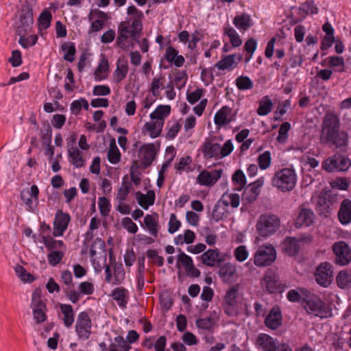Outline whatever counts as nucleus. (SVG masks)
<instances>
[{
    "mask_svg": "<svg viewBox=\"0 0 351 351\" xmlns=\"http://www.w3.org/2000/svg\"><path fill=\"white\" fill-rule=\"evenodd\" d=\"M319 139L321 143L331 144L337 148L348 146V134L339 130V120L337 115L331 113L325 115Z\"/></svg>",
    "mask_w": 351,
    "mask_h": 351,
    "instance_id": "obj_1",
    "label": "nucleus"
},
{
    "mask_svg": "<svg viewBox=\"0 0 351 351\" xmlns=\"http://www.w3.org/2000/svg\"><path fill=\"white\" fill-rule=\"evenodd\" d=\"M297 182V175L293 168L286 167L277 171L271 180V184L281 192L292 191Z\"/></svg>",
    "mask_w": 351,
    "mask_h": 351,
    "instance_id": "obj_2",
    "label": "nucleus"
},
{
    "mask_svg": "<svg viewBox=\"0 0 351 351\" xmlns=\"http://www.w3.org/2000/svg\"><path fill=\"white\" fill-rule=\"evenodd\" d=\"M233 149L231 140L226 141L221 147L219 143H213L207 139L203 144L202 152L206 158H223L230 154Z\"/></svg>",
    "mask_w": 351,
    "mask_h": 351,
    "instance_id": "obj_3",
    "label": "nucleus"
},
{
    "mask_svg": "<svg viewBox=\"0 0 351 351\" xmlns=\"http://www.w3.org/2000/svg\"><path fill=\"white\" fill-rule=\"evenodd\" d=\"M276 258V250L271 244H264L258 247L254 256V263L258 267L272 264Z\"/></svg>",
    "mask_w": 351,
    "mask_h": 351,
    "instance_id": "obj_4",
    "label": "nucleus"
},
{
    "mask_svg": "<svg viewBox=\"0 0 351 351\" xmlns=\"http://www.w3.org/2000/svg\"><path fill=\"white\" fill-rule=\"evenodd\" d=\"M304 308L308 314L322 318L331 315L330 307L316 295H311L306 299Z\"/></svg>",
    "mask_w": 351,
    "mask_h": 351,
    "instance_id": "obj_5",
    "label": "nucleus"
},
{
    "mask_svg": "<svg viewBox=\"0 0 351 351\" xmlns=\"http://www.w3.org/2000/svg\"><path fill=\"white\" fill-rule=\"evenodd\" d=\"M256 226L259 235L267 237L276 232L280 226V220L275 215H261Z\"/></svg>",
    "mask_w": 351,
    "mask_h": 351,
    "instance_id": "obj_6",
    "label": "nucleus"
},
{
    "mask_svg": "<svg viewBox=\"0 0 351 351\" xmlns=\"http://www.w3.org/2000/svg\"><path fill=\"white\" fill-rule=\"evenodd\" d=\"M351 165L349 158L341 155H334L326 159L322 163V168L328 172L345 171Z\"/></svg>",
    "mask_w": 351,
    "mask_h": 351,
    "instance_id": "obj_7",
    "label": "nucleus"
},
{
    "mask_svg": "<svg viewBox=\"0 0 351 351\" xmlns=\"http://www.w3.org/2000/svg\"><path fill=\"white\" fill-rule=\"evenodd\" d=\"M75 332L81 341L87 340L91 334V319L86 312H81L77 317Z\"/></svg>",
    "mask_w": 351,
    "mask_h": 351,
    "instance_id": "obj_8",
    "label": "nucleus"
},
{
    "mask_svg": "<svg viewBox=\"0 0 351 351\" xmlns=\"http://www.w3.org/2000/svg\"><path fill=\"white\" fill-rule=\"evenodd\" d=\"M34 23L32 9L27 7L21 10L19 21L16 25V34L19 36L27 35L32 32Z\"/></svg>",
    "mask_w": 351,
    "mask_h": 351,
    "instance_id": "obj_9",
    "label": "nucleus"
},
{
    "mask_svg": "<svg viewBox=\"0 0 351 351\" xmlns=\"http://www.w3.org/2000/svg\"><path fill=\"white\" fill-rule=\"evenodd\" d=\"M336 202L337 195L330 193H325L319 195L316 207L318 214L323 217H327L330 214Z\"/></svg>",
    "mask_w": 351,
    "mask_h": 351,
    "instance_id": "obj_10",
    "label": "nucleus"
},
{
    "mask_svg": "<svg viewBox=\"0 0 351 351\" xmlns=\"http://www.w3.org/2000/svg\"><path fill=\"white\" fill-rule=\"evenodd\" d=\"M39 189L33 184L29 189L26 188L21 191L20 197L23 202L30 212H35L38 205Z\"/></svg>",
    "mask_w": 351,
    "mask_h": 351,
    "instance_id": "obj_11",
    "label": "nucleus"
},
{
    "mask_svg": "<svg viewBox=\"0 0 351 351\" xmlns=\"http://www.w3.org/2000/svg\"><path fill=\"white\" fill-rule=\"evenodd\" d=\"M332 251L336 258L335 262L340 265H346L351 261L349 245L345 241H337L332 245Z\"/></svg>",
    "mask_w": 351,
    "mask_h": 351,
    "instance_id": "obj_12",
    "label": "nucleus"
},
{
    "mask_svg": "<svg viewBox=\"0 0 351 351\" xmlns=\"http://www.w3.org/2000/svg\"><path fill=\"white\" fill-rule=\"evenodd\" d=\"M315 276L318 284L323 287H327L330 284L333 276L332 265L328 263H321L318 266Z\"/></svg>",
    "mask_w": 351,
    "mask_h": 351,
    "instance_id": "obj_13",
    "label": "nucleus"
},
{
    "mask_svg": "<svg viewBox=\"0 0 351 351\" xmlns=\"http://www.w3.org/2000/svg\"><path fill=\"white\" fill-rule=\"evenodd\" d=\"M70 220L71 218L69 214L58 210L53 221V235L55 237L63 235L64 231L67 229Z\"/></svg>",
    "mask_w": 351,
    "mask_h": 351,
    "instance_id": "obj_14",
    "label": "nucleus"
},
{
    "mask_svg": "<svg viewBox=\"0 0 351 351\" xmlns=\"http://www.w3.org/2000/svg\"><path fill=\"white\" fill-rule=\"evenodd\" d=\"M265 178L261 177L256 180L254 182L248 185L244 191L243 198V200L247 203L254 202L261 193V188L264 184Z\"/></svg>",
    "mask_w": 351,
    "mask_h": 351,
    "instance_id": "obj_15",
    "label": "nucleus"
},
{
    "mask_svg": "<svg viewBox=\"0 0 351 351\" xmlns=\"http://www.w3.org/2000/svg\"><path fill=\"white\" fill-rule=\"evenodd\" d=\"M263 286L269 293L280 292L282 291L281 283L279 278L271 271H268L265 275L262 281Z\"/></svg>",
    "mask_w": 351,
    "mask_h": 351,
    "instance_id": "obj_16",
    "label": "nucleus"
},
{
    "mask_svg": "<svg viewBox=\"0 0 351 351\" xmlns=\"http://www.w3.org/2000/svg\"><path fill=\"white\" fill-rule=\"evenodd\" d=\"M156 152L154 144H145L141 147L138 152V158L142 160L143 168L145 169L152 164Z\"/></svg>",
    "mask_w": 351,
    "mask_h": 351,
    "instance_id": "obj_17",
    "label": "nucleus"
},
{
    "mask_svg": "<svg viewBox=\"0 0 351 351\" xmlns=\"http://www.w3.org/2000/svg\"><path fill=\"white\" fill-rule=\"evenodd\" d=\"M222 170L203 171L197 176V182L202 185L212 186L221 176Z\"/></svg>",
    "mask_w": 351,
    "mask_h": 351,
    "instance_id": "obj_18",
    "label": "nucleus"
},
{
    "mask_svg": "<svg viewBox=\"0 0 351 351\" xmlns=\"http://www.w3.org/2000/svg\"><path fill=\"white\" fill-rule=\"evenodd\" d=\"M265 325L272 329H277L282 324V315L278 306H274L265 319Z\"/></svg>",
    "mask_w": 351,
    "mask_h": 351,
    "instance_id": "obj_19",
    "label": "nucleus"
},
{
    "mask_svg": "<svg viewBox=\"0 0 351 351\" xmlns=\"http://www.w3.org/2000/svg\"><path fill=\"white\" fill-rule=\"evenodd\" d=\"M256 346L262 351H276V341L271 336L265 333H261L258 335Z\"/></svg>",
    "mask_w": 351,
    "mask_h": 351,
    "instance_id": "obj_20",
    "label": "nucleus"
},
{
    "mask_svg": "<svg viewBox=\"0 0 351 351\" xmlns=\"http://www.w3.org/2000/svg\"><path fill=\"white\" fill-rule=\"evenodd\" d=\"M315 217V214L312 210L305 208H301L295 220V225L298 227L309 226L314 222Z\"/></svg>",
    "mask_w": 351,
    "mask_h": 351,
    "instance_id": "obj_21",
    "label": "nucleus"
},
{
    "mask_svg": "<svg viewBox=\"0 0 351 351\" xmlns=\"http://www.w3.org/2000/svg\"><path fill=\"white\" fill-rule=\"evenodd\" d=\"M339 221L343 225H346L351 221V201L345 199L342 201L338 212Z\"/></svg>",
    "mask_w": 351,
    "mask_h": 351,
    "instance_id": "obj_22",
    "label": "nucleus"
},
{
    "mask_svg": "<svg viewBox=\"0 0 351 351\" xmlns=\"http://www.w3.org/2000/svg\"><path fill=\"white\" fill-rule=\"evenodd\" d=\"M302 239H296L294 237H287L282 243V250L289 256H295L300 251V242Z\"/></svg>",
    "mask_w": 351,
    "mask_h": 351,
    "instance_id": "obj_23",
    "label": "nucleus"
},
{
    "mask_svg": "<svg viewBox=\"0 0 351 351\" xmlns=\"http://www.w3.org/2000/svg\"><path fill=\"white\" fill-rule=\"evenodd\" d=\"M128 72V63L124 58H119L117 62V68L114 72L113 77L116 83L121 82L127 75Z\"/></svg>",
    "mask_w": 351,
    "mask_h": 351,
    "instance_id": "obj_24",
    "label": "nucleus"
},
{
    "mask_svg": "<svg viewBox=\"0 0 351 351\" xmlns=\"http://www.w3.org/2000/svg\"><path fill=\"white\" fill-rule=\"evenodd\" d=\"M164 124L162 121L151 119L150 121L145 123L143 130L149 133L151 138H154L160 136L162 132Z\"/></svg>",
    "mask_w": 351,
    "mask_h": 351,
    "instance_id": "obj_25",
    "label": "nucleus"
},
{
    "mask_svg": "<svg viewBox=\"0 0 351 351\" xmlns=\"http://www.w3.org/2000/svg\"><path fill=\"white\" fill-rule=\"evenodd\" d=\"M219 251L217 250H208L204 252L200 256L203 264L208 267H214L217 263H219L221 260L219 258Z\"/></svg>",
    "mask_w": 351,
    "mask_h": 351,
    "instance_id": "obj_26",
    "label": "nucleus"
},
{
    "mask_svg": "<svg viewBox=\"0 0 351 351\" xmlns=\"http://www.w3.org/2000/svg\"><path fill=\"white\" fill-rule=\"evenodd\" d=\"M136 198L138 204L144 209H147L149 206L154 204L155 193L153 191H149L146 195L138 191L136 193Z\"/></svg>",
    "mask_w": 351,
    "mask_h": 351,
    "instance_id": "obj_27",
    "label": "nucleus"
},
{
    "mask_svg": "<svg viewBox=\"0 0 351 351\" xmlns=\"http://www.w3.org/2000/svg\"><path fill=\"white\" fill-rule=\"evenodd\" d=\"M131 36V29H130V23L128 21H123L119 26V36L117 39V45L121 48H125V40Z\"/></svg>",
    "mask_w": 351,
    "mask_h": 351,
    "instance_id": "obj_28",
    "label": "nucleus"
},
{
    "mask_svg": "<svg viewBox=\"0 0 351 351\" xmlns=\"http://www.w3.org/2000/svg\"><path fill=\"white\" fill-rule=\"evenodd\" d=\"M232 112V109L228 106L222 107L215 115L214 121L217 125H224L231 122L229 118Z\"/></svg>",
    "mask_w": 351,
    "mask_h": 351,
    "instance_id": "obj_29",
    "label": "nucleus"
},
{
    "mask_svg": "<svg viewBox=\"0 0 351 351\" xmlns=\"http://www.w3.org/2000/svg\"><path fill=\"white\" fill-rule=\"evenodd\" d=\"M60 311L63 315L62 319L64 326L66 328H70L74 322V312L72 306L70 304H61Z\"/></svg>",
    "mask_w": 351,
    "mask_h": 351,
    "instance_id": "obj_30",
    "label": "nucleus"
},
{
    "mask_svg": "<svg viewBox=\"0 0 351 351\" xmlns=\"http://www.w3.org/2000/svg\"><path fill=\"white\" fill-rule=\"evenodd\" d=\"M233 23L239 29L245 31L252 26V21L250 15L243 13L236 16L233 20Z\"/></svg>",
    "mask_w": 351,
    "mask_h": 351,
    "instance_id": "obj_31",
    "label": "nucleus"
},
{
    "mask_svg": "<svg viewBox=\"0 0 351 351\" xmlns=\"http://www.w3.org/2000/svg\"><path fill=\"white\" fill-rule=\"evenodd\" d=\"M235 54L225 56L222 60L215 64L219 70L231 69L237 66L238 62L236 61Z\"/></svg>",
    "mask_w": 351,
    "mask_h": 351,
    "instance_id": "obj_32",
    "label": "nucleus"
},
{
    "mask_svg": "<svg viewBox=\"0 0 351 351\" xmlns=\"http://www.w3.org/2000/svg\"><path fill=\"white\" fill-rule=\"evenodd\" d=\"M171 111L170 106L166 105L158 106L156 109L150 114L151 119L156 121H162V123H165V119L169 114Z\"/></svg>",
    "mask_w": 351,
    "mask_h": 351,
    "instance_id": "obj_33",
    "label": "nucleus"
},
{
    "mask_svg": "<svg viewBox=\"0 0 351 351\" xmlns=\"http://www.w3.org/2000/svg\"><path fill=\"white\" fill-rule=\"evenodd\" d=\"M144 223L150 234L156 237L160 226L155 217L151 215H147L144 218Z\"/></svg>",
    "mask_w": 351,
    "mask_h": 351,
    "instance_id": "obj_34",
    "label": "nucleus"
},
{
    "mask_svg": "<svg viewBox=\"0 0 351 351\" xmlns=\"http://www.w3.org/2000/svg\"><path fill=\"white\" fill-rule=\"evenodd\" d=\"M68 153L69 158L71 159V162L75 167L80 168L84 166V160L82 153L77 147H73L69 148Z\"/></svg>",
    "mask_w": 351,
    "mask_h": 351,
    "instance_id": "obj_35",
    "label": "nucleus"
},
{
    "mask_svg": "<svg viewBox=\"0 0 351 351\" xmlns=\"http://www.w3.org/2000/svg\"><path fill=\"white\" fill-rule=\"evenodd\" d=\"M128 176H124L123 178V182L121 187L119 188L117 195V199L119 202H123L127 197L132 185V183L127 180Z\"/></svg>",
    "mask_w": 351,
    "mask_h": 351,
    "instance_id": "obj_36",
    "label": "nucleus"
},
{
    "mask_svg": "<svg viewBox=\"0 0 351 351\" xmlns=\"http://www.w3.org/2000/svg\"><path fill=\"white\" fill-rule=\"evenodd\" d=\"M220 202L224 206L230 205L232 208H237L240 204V197L237 193H224Z\"/></svg>",
    "mask_w": 351,
    "mask_h": 351,
    "instance_id": "obj_37",
    "label": "nucleus"
},
{
    "mask_svg": "<svg viewBox=\"0 0 351 351\" xmlns=\"http://www.w3.org/2000/svg\"><path fill=\"white\" fill-rule=\"evenodd\" d=\"M121 154L116 145L115 140L113 138L110 141L109 150L108 152V159L112 164H116L119 162Z\"/></svg>",
    "mask_w": 351,
    "mask_h": 351,
    "instance_id": "obj_38",
    "label": "nucleus"
},
{
    "mask_svg": "<svg viewBox=\"0 0 351 351\" xmlns=\"http://www.w3.org/2000/svg\"><path fill=\"white\" fill-rule=\"evenodd\" d=\"M108 68L109 64L108 60L105 58H103L95 71L94 75L95 80L101 81L104 80L107 76L106 73L108 71Z\"/></svg>",
    "mask_w": 351,
    "mask_h": 351,
    "instance_id": "obj_39",
    "label": "nucleus"
},
{
    "mask_svg": "<svg viewBox=\"0 0 351 351\" xmlns=\"http://www.w3.org/2000/svg\"><path fill=\"white\" fill-rule=\"evenodd\" d=\"M223 33L227 35L230 40V43L233 47H239L241 45L242 41L239 38V36L234 28L230 26H226L223 29Z\"/></svg>",
    "mask_w": 351,
    "mask_h": 351,
    "instance_id": "obj_40",
    "label": "nucleus"
},
{
    "mask_svg": "<svg viewBox=\"0 0 351 351\" xmlns=\"http://www.w3.org/2000/svg\"><path fill=\"white\" fill-rule=\"evenodd\" d=\"M271 107H272L271 100L269 98L268 96H265L263 98V99L259 103V106L257 110V113L260 116L267 115L271 112Z\"/></svg>",
    "mask_w": 351,
    "mask_h": 351,
    "instance_id": "obj_41",
    "label": "nucleus"
},
{
    "mask_svg": "<svg viewBox=\"0 0 351 351\" xmlns=\"http://www.w3.org/2000/svg\"><path fill=\"white\" fill-rule=\"evenodd\" d=\"M236 272L237 269L235 265L227 263L220 267L218 274L221 278L225 280L226 277L230 278L234 276Z\"/></svg>",
    "mask_w": 351,
    "mask_h": 351,
    "instance_id": "obj_42",
    "label": "nucleus"
},
{
    "mask_svg": "<svg viewBox=\"0 0 351 351\" xmlns=\"http://www.w3.org/2000/svg\"><path fill=\"white\" fill-rule=\"evenodd\" d=\"M61 48L63 51H66L64 55V59L69 62L74 60V56L75 53V47L74 43L68 42L62 44Z\"/></svg>",
    "mask_w": 351,
    "mask_h": 351,
    "instance_id": "obj_43",
    "label": "nucleus"
},
{
    "mask_svg": "<svg viewBox=\"0 0 351 351\" xmlns=\"http://www.w3.org/2000/svg\"><path fill=\"white\" fill-rule=\"evenodd\" d=\"M46 305L45 302L41 300V289L37 288L34 290L32 296L31 308H45Z\"/></svg>",
    "mask_w": 351,
    "mask_h": 351,
    "instance_id": "obj_44",
    "label": "nucleus"
},
{
    "mask_svg": "<svg viewBox=\"0 0 351 351\" xmlns=\"http://www.w3.org/2000/svg\"><path fill=\"white\" fill-rule=\"evenodd\" d=\"M257 162L261 169L265 170L271 165V156L269 151H265L258 157Z\"/></svg>",
    "mask_w": 351,
    "mask_h": 351,
    "instance_id": "obj_45",
    "label": "nucleus"
},
{
    "mask_svg": "<svg viewBox=\"0 0 351 351\" xmlns=\"http://www.w3.org/2000/svg\"><path fill=\"white\" fill-rule=\"evenodd\" d=\"M221 204L222 203L219 201L215 204L213 208L212 217L215 221H219L226 217L227 210L225 206Z\"/></svg>",
    "mask_w": 351,
    "mask_h": 351,
    "instance_id": "obj_46",
    "label": "nucleus"
},
{
    "mask_svg": "<svg viewBox=\"0 0 351 351\" xmlns=\"http://www.w3.org/2000/svg\"><path fill=\"white\" fill-rule=\"evenodd\" d=\"M235 83L239 90H249L253 87V82L247 76L238 77Z\"/></svg>",
    "mask_w": 351,
    "mask_h": 351,
    "instance_id": "obj_47",
    "label": "nucleus"
},
{
    "mask_svg": "<svg viewBox=\"0 0 351 351\" xmlns=\"http://www.w3.org/2000/svg\"><path fill=\"white\" fill-rule=\"evenodd\" d=\"M232 181L238 186L237 190L241 191L246 184V178L241 170H237L232 176Z\"/></svg>",
    "mask_w": 351,
    "mask_h": 351,
    "instance_id": "obj_48",
    "label": "nucleus"
},
{
    "mask_svg": "<svg viewBox=\"0 0 351 351\" xmlns=\"http://www.w3.org/2000/svg\"><path fill=\"white\" fill-rule=\"evenodd\" d=\"M19 36V43L23 48H28L34 45L38 40V36L36 34L29 36H26V35Z\"/></svg>",
    "mask_w": 351,
    "mask_h": 351,
    "instance_id": "obj_49",
    "label": "nucleus"
},
{
    "mask_svg": "<svg viewBox=\"0 0 351 351\" xmlns=\"http://www.w3.org/2000/svg\"><path fill=\"white\" fill-rule=\"evenodd\" d=\"M52 16L51 12L45 10L40 15L38 18V23L40 28L47 29L49 27Z\"/></svg>",
    "mask_w": 351,
    "mask_h": 351,
    "instance_id": "obj_50",
    "label": "nucleus"
},
{
    "mask_svg": "<svg viewBox=\"0 0 351 351\" xmlns=\"http://www.w3.org/2000/svg\"><path fill=\"white\" fill-rule=\"evenodd\" d=\"M14 270L22 281L31 282L34 280L32 276L23 266L18 265L15 267Z\"/></svg>",
    "mask_w": 351,
    "mask_h": 351,
    "instance_id": "obj_51",
    "label": "nucleus"
},
{
    "mask_svg": "<svg viewBox=\"0 0 351 351\" xmlns=\"http://www.w3.org/2000/svg\"><path fill=\"white\" fill-rule=\"evenodd\" d=\"M106 244L103 240L97 238L92 243L90 249V255L93 257L97 252H104Z\"/></svg>",
    "mask_w": 351,
    "mask_h": 351,
    "instance_id": "obj_52",
    "label": "nucleus"
},
{
    "mask_svg": "<svg viewBox=\"0 0 351 351\" xmlns=\"http://www.w3.org/2000/svg\"><path fill=\"white\" fill-rule=\"evenodd\" d=\"M165 77L160 75L158 77H154L152 80L151 85V91L154 96H158L160 91L159 89L164 86Z\"/></svg>",
    "mask_w": 351,
    "mask_h": 351,
    "instance_id": "obj_53",
    "label": "nucleus"
},
{
    "mask_svg": "<svg viewBox=\"0 0 351 351\" xmlns=\"http://www.w3.org/2000/svg\"><path fill=\"white\" fill-rule=\"evenodd\" d=\"M299 10L300 12H302L301 15L303 18H304L306 14L317 13V8L311 1H306L303 3Z\"/></svg>",
    "mask_w": 351,
    "mask_h": 351,
    "instance_id": "obj_54",
    "label": "nucleus"
},
{
    "mask_svg": "<svg viewBox=\"0 0 351 351\" xmlns=\"http://www.w3.org/2000/svg\"><path fill=\"white\" fill-rule=\"evenodd\" d=\"M43 243L49 250L61 249L64 247V243L62 241L54 240L50 237H43Z\"/></svg>",
    "mask_w": 351,
    "mask_h": 351,
    "instance_id": "obj_55",
    "label": "nucleus"
},
{
    "mask_svg": "<svg viewBox=\"0 0 351 351\" xmlns=\"http://www.w3.org/2000/svg\"><path fill=\"white\" fill-rule=\"evenodd\" d=\"M350 280V276L346 271H341L337 276V285L342 289L346 287Z\"/></svg>",
    "mask_w": 351,
    "mask_h": 351,
    "instance_id": "obj_56",
    "label": "nucleus"
},
{
    "mask_svg": "<svg viewBox=\"0 0 351 351\" xmlns=\"http://www.w3.org/2000/svg\"><path fill=\"white\" fill-rule=\"evenodd\" d=\"M98 206L101 215L107 216L109 214L110 211V204L106 197H99L98 201Z\"/></svg>",
    "mask_w": 351,
    "mask_h": 351,
    "instance_id": "obj_57",
    "label": "nucleus"
},
{
    "mask_svg": "<svg viewBox=\"0 0 351 351\" xmlns=\"http://www.w3.org/2000/svg\"><path fill=\"white\" fill-rule=\"evenodd\" d=\"M181 127V125L178 121H174L172 123H168V131L166 137L169 139L174 138L180 130Z\"/></svg>",
    "mask_w": 351,
    "mask_h": 351,
    "instance_id": "obj_58",
    "label": "nucleus"
},
{
    "mask_svg": "<svg viewBox=\"0 0 351 351\" xmlns=\"http://www.w3.org/2000/svg\"><path fill=\"white\" fill-rule=\"evenodd\" d=\"M125 289H121V288H117L115 289L112 293V296L114 300L117 301L119 306H123L127 302V301L125 300Z\"/></svg>",
    "mask_w": 351,
    "mask_h": 351,
    "instance_id": "obj_59",
    "label": "nucleus"
},
{
    "mask_svg": "<svg viewBox=\"0 0 351 351\" xmlns=\"http://www.w3.org/2000/svg\"><path fill=\"white\" fill-rule=\"evenodd\" d=\"M291 128V125L288 122H284L280 127L277 141L280 143H285L287 138V132Z\"/></svg>",
    "mask_w": 351,
    "mask_h": 351,
    "instance_id": "obj_60",
    "label": "nucleus"
},
{
    "mask_svg": "<svg viewBox=\"0 0 351 351\" xmlns=\"http://www.w3.org/2000/svg\"><path fill=\"white\" fill-rule=\"evenodd\" d=\"M63 256L64 254L61 251H52L48 254V261L51 265H56L61 261Z\"/></svg>",
    "mask_w": 351,
    "mask_h": 351,
    "instance_id": "obj_61",
    "label": "nucleus"
},
{
    "mask_svg": "<svg viewBox=\"0 0 351 351\" xmlns=\"http://www.w3.org/2000/svg\"><path fill=\"white\" fill-rule=\"evenodd\" d=\"M168 225H169L168 232L170 234H173L180 228V227L181 226V223L177 219L175 214H171L170 215Z\"/></svg>",
    "mask_w": 351,
    "mask_h": 351,
    "instance_id": "obj_62",
    "label": "nucleus"
},
{
    "mask_svg": "<svg viewBox=\"0 0 351 351\" xmlns=\"http://www.w3.org/2000/svg\"><path fill=\"white\" fill-rule=\"evenodd\" d=\"M179 263H181L182 264L185 270L189 269L192 265H193L192 258L182 252H180L178 256V264Z\"/></svg>",
    "mask_w": 351,
    "mask_h": 351,
    "instance_id": "obj_63",
    "label": "nucleus"
},
{
    "mask_svg": "<svg viewBox=\"0 0 351 351\" xmlns=\"http://www.w3.org/2000/svg\"><path fill=\"white\" fill-rule=\"evenodd\" d=\"M73 287H67L64 289L66 296L72 303H76L80 298V292H77L72 289Z\"/></svg>",
    "mask_w": 351,
    "mask_h": 351,
    "instance_id": "obj_64",
    "label": "nucleus"
}]
</instances>
